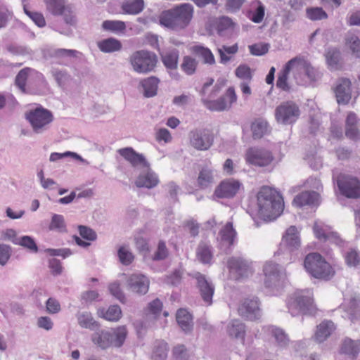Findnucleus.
<instances>
[{
  "label": "nucleus",
  "instance_id": "nucleus-62",
  "mask_svg": "<svg viewBox=\"0 0 360 360\" xmlns=\"http://www.w3.org/2000/svg\"><path fill=\"white\" fill-rule=\"evenodd\" d=\"M17 245L23 246L34 252H37L38 250L36 243L33 238L30 236H26L19 238L18 243Z\"/></svg>",
  "mask_w": 360,
  "mask_h": 360
},
{
  "label": "nucleus",
  "instance_id": "nucleus-17",
  "mask_svg": "<svg viewBox=\"0 0 360 360\" xmlns=\"http://www.w3.org/2000/svg\"><path fill=\"white\" fill-rule=\"evenodd\" d=\"M231 275L236 280L248 276L252 273L250 264L240 257H233L228 261Z\"/></svg>",
  "mask_w": 360,
  "mask_h": 360
},
{
  "label": "nucleus",
  "instance_id": "nucleus-12",
  "mask_svg": "<svg viewBox=\"0 0 360 360\" xmlns=\"http://www.w3.org/2000/svg\"><path fill=\"white\" fill-rule=\"evenodd\" d=\"M191 145L198 150H207L213 144L214 136L208 129H196L189 134Z\"/></svg>",
  "mask_w": 360,
  "mask_h": 360
},
{
  "label": "nucleus",
  "instance_id": "nucleus-63",
  "mask_svg": "<svg viewBox=\"0 0 360 360\" xmlns=\"http://www.w3.org/2000/svg\"><path fill=\"white\" fill-rule=\"evenodd\" d=\"M271 333L279 345H285L288 342V338L283 330L277 328H272L271 329Z\"/></svg>",
  "mask_w": 360,
  "mask_h": 360
},
{
  "label": "nucleus",
  "instance_id": "nucleus-38",
  "mask_svg": "<svg viewBox=\"0 0 360 360\" xmlns=\"http://www.w3.org/2000/svg\"><path fill=\"white\" fill-rule=\"evenodd\" d=\"M313 231L316 238L321 241H326L335 238L334 232L328 225L315 223Z\"/></svg>",
  "mask_w": 360,
  "mask_h": 360
},
{
  "label": "nucleus",
  "instance_id": "nucleus-47",
  "mask_svg": "<svg viewBox=\"0 0 360 360\" xmlns=\"http://www.w3.org/2000/svg\"><path fill=\"white\" fill-rule=\"evenodd\" d=\"M79 325L84 328L91 330L94 329L99 326V324L96 321L91 314L88 312H84L79 314L77 317Z\"/></svg>",
  "mask_w": 360,
  "mask_h": 360
},
{
  "label": "nucleus",
  "instance_id": "nucleus-18",
  "mask_svg": "<svg viewBox=\"0 0 360 360\" xmlns=\"http://www.w3.org/2000/svg\"><path fill=\"white\" fill-rule=\"evenodd\" d=\"M321 202L320 194L314 191H304L296 195L292 200V205L297 207H317Z\"/></svg>",
  "mask_w": 360,
  "mask_h": 360
},
{
  "label": "nucleus",
  "instance_id": "nucleus-56",
  "mask_svg": "<svg viewBox=\"0 0 360 360\" xmlns=\"http://www.w3.org/2000/svg\"><path fill=\"white\" fill-rule=\"evenodd\" d=\"M234 24L232 20L229 17H221L217 20L216 27L218 32H221L229 29H232Z\"/></svg>",
  "mask_w": 360,
  "mask_h": 360
},
{
  "label": "nucleus",
  "instance_id": "nucleus-2",
  "mask_svg": "<svg viewBox=\"0 0 360 360\" xmlns=\"http://www.w3.org/2000/svg\"><path fill=\"white\" fill-rule=\"evenodd\" d=\"M259 214L272 220L281 214L284 209L283 199L279 192L269 186H262L257 193Z\"/></svg>",
  "mask_w": 360,
  "mask_h": 360
},
{
  "label": "nucleus",
  "instance_id": "nucleus-41",
  "mask_svg": "<svg viewBox=\"0 0 360 360\" xmlns=\"http://www.w3.org/2000/svg\"><path fill=\"white\" fill-rule=\"evenodd\" d=\"M345 44L350 49L354 56L360 58V39L353 33H347L345 36Z\"/></svg>",
  "mask_w": 360,
  "mask_h": 360
},
{
  "label": "nucleus",
  "instance_id": "nucleus-5",
  "mask_svg": "<svg viewBox=\"0 0 360 360\" xmlns=\"http://www.w3.org/2000/svg\"><path fill=\"white\" fill-rule=\"evenodd\" d=\"M306 271L313 277L323 280H330L335 274L330 264L317 252L308 254L304 260Z\"/></svg>",
  "mask_w": 360,
  "mask_h": 360
},
{
  "label": "nucleus",
  "instance_id": "nucleus-34",
  "mask_svg": "<svg viewBox=\"0 0 360 360\" xmlns=\"http://www.w3.org/2000/svg\"><path fill=\"white\" fill-rule=\"evenodd\" d=\"M179 57V52L176 49L167 50L161 55L162 61L164 65L171 70H175L177 68Z\"/></svg>",
  "mask_w": 360,
  "mask_h": 360
},
{
  "label": "nucleus",
  "instance_id": "nucleus-11",
  "mask_svg": "<svg viewBox=\"0 0 360 360\" xmlns=\"http://www.w3.org/2000/svg\"><path fill=\"white\" fill-rule=\"evenodd\" d=\"M26 118L30 122L33 130L39 133L53 121V116L49 110L39 107L27 112Z\"/></svg>",
  "mask_w": 360,
  "mask_h": 360
},
{
  "label": "nucleus",
  "instance_id": "nucleus-31",
  "mask_svg": "<svg viewBox=\"0 0 360 360\" xmlns=\"http://www.w3.org/2000/svg\"><path fill=\"white\" fill-rule=\"evenodd\" d=\"M176 319L181 328L186 333L193 328L192 315L185 309H179L176 314Z\"/></svg>",
  "mask_w": 360,
  "mask_h": 360
},
{
  "label": "nucleus",
  "instance_id": "nucleus-52",
  "mask_svg": "<svg viewBox=\"0 0 360 360\" xmlns=\"http://www.w3.org/2000/svg\"><path fill=\"white\" fill-rule=\"evenodd\" d=\"M167 344L165 342H159L152 355V360H165L167 355Z\"/></svg>",
  "mask_w": 360,
  "mask_h": 360
},
{
  "label": "nucleus",
  "instance_id": "nucleus-21",
  "mask_svg": "<svg viewBox=\"0 0 360 360\" xmlns=\"http://www.w3.org/2000/svg\"><path fill=\"white\" fill-rule=\"evenodd\" d=\"M149 280L143 274H132L127 281L129 288L134 292L146 294L149 288Z\"/></svg>",
  "mask_w": 360,
  "mask_h": 360
},
{
  "label": "nucleus",
  "instance_id": "nucleus-9",
  "mask_svg": "<svg viewBox=\"0 0 360 360\" xmlns=\"http://www.w3.org/2000/svg\"><path fill=\"white\" fill-rule=\"evenodd\" d=\"M300 115L299 106L291 101L281 103L275 110L276 121L283 124H291L295 122Z\"/></svg>",
  "mask_w": 360,
  "mask_h": 360
},
{
  "label": "nucleus",
  "instance_id": "nucleus-51",
  "mask_svg": "<svg viewBox=\"0 0 360 360\" xmlns=\"http://www.w3.org/2000/svg\"><path fill=\"white\" fill-rule=\"evenodd\" d=\"M303 67V76L307 77L310 82H315L319 77L318 70L312 66L310 62L304 58V63Z\"/></svg>",
  "mask_w": 360,
  "mask_h": 360
},
{
  "label": "nucleus",
  "instance_id": "nucleus-16",
  "mask_svg": "<svg viewBox=\"0 0 360 360\" xmlns=\"http://www.w3.org/2000/svg\"><path fill=\"white\" fill-rule=\"evenodd\" d=\"M339 191L349 198H358L360 197V182L352 176H342L339 178Z\"/></svg>",
  "mask_w": 360,
  "mask_h": 360
},
{
  "label": "nucleus",
  "instance_id": "nucleus-46",
  "mask_svg": "<svg viewBox=\"0 0 360 360\" xmlns=\"http://www.w3.org/2000/svg\"><path fill=\"white\" fill-rule=\"evenodd\" d=\"M34 72V70L30 68L22 69L17 75L15 80L16 86L23 93L26 92V82L30 75Z\"/></svg>",
  "mask_w": 360,
  "mask_h": 360
},
{
  "label": "nucleus",
  "instance_id": "nucleus-48",
  "mask_svg": "<svg viewBox=\"0 0 360 360\" xmlns=\"http://www.w3.org/2000/svg\"><path fill=\"white\" fill-rule=\"evenodd\" d=\"M307 18L312 21L322 20L328 18L326 12L321 7H309L306 9Z\"/></svg>",
  "mask_w": 360,
  "mask_h": 360
},
{
  "label": "nucleus",
  "instance_id": "nucleus-1",
  "mask_svg": "<svg viewBox=\"0 0 360 360\" xmlns=\"http://www.w3.org/2000/svg\"><path fill=\"white\" fill-rule=\"evenodd\" d=\"M193 14L194 8L191 4H181L163 11L159 15V23L172 30H183L191 22Z\"/></svg>",
  "mask_w": 360,
  "mask_h": 360
},
{
  "label": "nucleus",
  "instance_id": "nucleus-8",
  "mask_svg": "<svg viewBox=\"0 0 360 360\" xmlns=\"http://www.w3.org/2000/svg\"><path fill=\"white\" fill-rule=\"evenodd\" d=\"M247 164L259 167H265L271 165L274 157L271 150L258 147L249 148L245 154Z\"/></svg>",
  "mask_w": 360,
  "mask_h": 360
},
{
  "label": "nucleus",
  "instance_id": "nucleus-44",
  "mask_svg": "<svg viewBox=\"0 0 360 360\" xmlns=\"http://www.w3.org/2000/svg\"><path fill=\"white\" fill-rule=\"evenodd\" d=\"M236 232L233 227L232 222H227L224 228L220 231V236L222 241L227 243L231 246L233 244Z\"/></svg>",
  "mask_w": 360,
  "mask_h": 360
},
{
  "label": "nucleus",
  "instance_id": "nucleus-61",
  "mask_svg": "<svg viewBox=\"0 0 360 360\" xmlns=\"http://www.w3.org/2000/svg\"><path fill=\"white\" fill-rule=\"evenodd\" d=\"M348 310L349 311L352 320L356 317L358 311L360 310V298L353 297L348 303Z\"/></svg>",
  "mask_w": 360,
  "mask_h": 360
},
{
  "label": "nucleus",
  "instance_id": "nucleus-55",
  "mask_svg": "<svg viewBox=\"0 0 360 360\" xmlns=\"http://www.w3.org/2000/svg\"><path fill=\"white\" fill-rule=\"evenodd\" d=\"M345 258L347 264L350 267H356L360 263V256L355 249H350Z\"/></svg>",
  "mask_w": 360,
  "mask_h": 360
},
{
  "label": "nucleus",
  "instance_id": "nucleus-39",
  "mask_svg": "<svg viewBox=\"0 0 360 360\" xmlns=\"http://www.w3.org/2000/svg\"><path fill=\"white\" fill-rule=\"evenodd\" d=\"M121 8L125 14L137 15L143 10L144 1L128 0L122 3Z\"/></svg>",
  "mask_w": 360,
  "mask_h": 360
},
{
  "label": "nucleus",
  "instance_id": "nucleus-40",
  "mask_svg": "<svg viewBox=\"0 0 360 360\" xmlns=\"http://www.w3.org/2000/svg\"><path fill=\"white\" fill-rule=\"evenodd\" d=\"M196 257L202 264H210L213 259L211 247L205 243H200L196 250Z\"/></svg>",
  "mask_w": 360,
  "mask_h": 360
},
{
  "label": "nucleus",
  "instance_id": "nucleus-42",
  "mask_svg": "<svg viewBox=\"0 0 360 360\" xmlns=\"http://www.w3.org/2000/svg\"><path fill=\"white\" fill-rule=\"evenodd\" d=\"M126 24L122 20H104L102 23V28L105 31L113 33H124L126 30Z\"/></svg>",
  "mask_w": 360,
  "mask_h": 360
},
{
  "label": "nucleus",
  "instance_id": "nucleus-60",
  "mask_svg": "<svg viewBox=\"0 0 360 360\" xmlns=\"http://www.w3.org/2000/svg\"><path fill=\"white\" fill-rule=\"evenodd\" d=\"M109 290L112 296L117 299L121 302L124 303L125 301V296L122 292L120 285L118 283H112L109 285Z\"/></svg>",
  "mask_w": 360,
  "mask_h": 360
},
{
  "label": "nucleus",
  "instance_id": "nucleus-45",
  "mask_svg": "<svg viewBox=\"0 0 360 360\" xmlns=\"http://www.w3.org/2000/svg\"><path fill=\"white\" fill-rule=\"evenodd\" d=\"M198 65V62L195 58L190 56H186L182 59L181 68L186 75H192L195 72Z\"/></svg>",
  "mask_w": 360,
  "mask_h": 360
},
{
  "label": "nucleus",
  "instance_id": "nucleus-15",
  "mask_svg": "<svg viewBox=\"0 0 360 360\" xmlns=\"http://www.w3.org/2000/svg\"><path fill=\"white\" fill-rule=\"evenodd\" d=\"M237 101V95L233 86L229 87L224 96L217 101H204L205 106L210 110L222 111L230 108Z\"/></svg>",
  "mask_w": 360,
  "mask_h": 360
},
{
  "label": "nucleus",
  "instance_id": "nucleus-22",
  "mask_svg": "<svg viewBox=\"0 0 360 360\" xmlns=\"http://www.w3.org/2000/svg\"><path fill=\"white\" fill-rule=\"evenodd\" d=\"M335 328L336 327L333 321H322L316 326V329L314 335V340L319 343L326 341L335 330Z\"/></svg>",
  "mask_w": 360,
  "mask_h": 360
},
{
  "label": "nucleus",
  "instance_id": "nucleus-37",
  "mask_svg": "<svg viewBox=\"0 0 360 360\" xmlns=\"http://www.w3.org/2000/svg\"><path fill=\"white\" fill-rule=\"evenodd\" d=\"M214 177L213 170L208 167H203L199 172L197 184L200 188L205 189L214 183Z\"/></svg>",
  "mask_w": 360,
  "mask_h": 360
},
{
  "label": "nucleus",
  "instance_id": "nucleus-26",
  "mask_svg": "<svg viewBox=\"0 0 360 360\" xmlns=\"http://www.w3.org/2000/svg\"><path fill=\"white\" fill-rule=\"evenodd\" d=\"M189 50L193 55L201 58L205 64L210 65L215 64L214 56L209 48L197 44L191 46Z\"/></svg>",
  "mask_w": 360,
  "mask_h": 360
},
{
  "label": "nucleus",
  "instance_id": "nucleus-19",
  "mask_svg": "<svg viewBox=\"0 0 360 360\" xmlns=\"http://www.w3.org/2000/svg\"><path fill=\"white\" fill-rule=\"evenodd\" d=\"M193 278L197 281V287L203 301L207 305H210L212 302V296L214 292V286L208 282L205 275L200 272L194 274Z\"/></svg>",
  "mask_w": 360,
  "mask_h": 360
},
{
  "label": "nucleus",
  "instance_id": "nucleus-59",
  "mask_svg": "<svg viewBox=\"0 0 360 360\" xmlns=\"http://www.w3.org/2000/svg\"><path fill=\"white\" fill-rule=\"evenodd\" d=\"M169 255L168 250L164 241L160 240L158 245V248L154 254V260H162L167 257Z\"/></svg>",
  "mask_w": 360,
  "mask_h": 360
},
{
  "label": "nucleus",
  "instance_id": "nucleus-50",
  "mask_svg": "<svg viewBox=\"0 0 360 360\" xmlns=\"http://www.w3.org/2000/svg\"><path fill=\"white\" fill-rule=\"evenodd\" d=\"M236 76L243 82H252V70L245 64H241L235 70Z\"/></svg>",
  "mask_w": 360,
  "mask_h": 360
},
{
  "label": "nucleus",
  "instance_id": "nucleus-32",
  "mask_svg": "<svg viewBox=\"0 0 360 360\" xmlns=\"http://www.w3.org/2000/svg\"><path fill=\"white\" fill-rule=\"evenodd\" d=\"M250 128L254 139H260L269 133V124L264 119H255L252 122Z\"/></svg>",
  "mask_w": 360,
  "mask_h": 360
},
{
  "label": "nucleus",
  "instance_id": "nucleus-13",
  "mask_svg": "<svg viewBox=\"0 0 360 360\" xmlns=\"http://www.w3.org/2000/svg\"><path fill=\"white\" fill-rule=\"evenodd\" d=\"M238 311L245 319L255 321L261 317L259 300L257 297L245 298L240 304Z\"/></svg>",
  "mask_w": 360,
  "mask_h": 360
},
{
  "label": "nucleus",
  "instance_id": "nucleus-20",
  "mask_svg": "<svg viewBox=\"0 0 360 360\" xmlns=\"http://www.w3.org/2000/svg\"><path fill=\"white\" fill-rule=\"evenodd\" d=\"M117 153L132 167H149V163L143 155L138 153L131 147L120 148L117 150Z\"/></svg>",
  "mask_w": 360,
  "mask_h": 360
},
{
  "label": "nucleus",
  "instance_id": "nucleus-54",
  "mask_svg": "<svg viewBox=\"0 0 360 360\" xmlns=\"http://www.w3.org/2000/svg\"><path fill=\"white\" fill-rule=\"evenodd\" d=\"M49 229L58 230L60 232L66 231L64 218L62 215L53 214L49 224Z\"/></svg>",
  "mask_w": 360,
  "mask_h": 360
},
{
  "label": "nucleus",
  "instance_id": "nucleus-64",
  "mask_svg": "<svg viewBox=\"0 0 360 360\" xmlns=\"http://www.w3.org/2000/svg\"><path fill=\"white\" fill-rule=\"evenodd\" d=\"M258 3V7L254 12L252 13L251 15L250 16V19L255 23L261 22L263 20L265 15L264 6L262 4L260 1H259Z\"/></svg>",
  "mask_w": 360,
  "mask_h": 360
},
{
  "label": "nucleus",
  "instance_id": "nucleus-53",
  "mask_svg": "<svg viewBox=\"0 0 360 360\" xmlns=\"http://www.w3.org/2000/svg\"><path fill=\"white\" fill-rule=\"evenodd\" d=\"M250 53L253 56H260L268 53L269 44L267 43H256L248 46Z\"/></svg>",
  "mask_w": 360,
  "mask_h": 360
},
{
  "label": "nucleus",
  "instance_id": "nucleus-3",
  "mask_svg": "<svg viewBox=\"0 0 360 360\" xmlns=\"http://www.w3.org/2000/svg\"><path fill=\"white\" fill-rule=\"evenodd\" d=\"M304 57L297 56L289 60L279 71L277 76L276 87L281 91L289 92L291 84H303V67Z\"/></svg>",
  "mask_w": 360,
  "mask_h": 360
},
{
  "label": "nucleus",
  "instance_id": "nucleus-36",
  "mask_svg": "<svg viewBox=\"0 0 360 360\" xmlns=\"http://www.w3.org/2000/svg\"><path fill=\"white\" fill-rule=\"evenodd\" d=\"M160 80L155 76H151L141 81V85L144 90L146 97H152L156 95Z\"/></svg>",
  "mask_w": 360,
  "mask_h": 360
},
{
  "label": "nucleus",
  "instance_id": "nucleus-7",
  "mask_svg": "<svg viewBox=\"0 0 360 360\" xmlns=\"http://www.w3.org/2000/svg\"><path fill=\"white\" fill-rule=\"evenodd\" d=\"M288 307L292 315L298 313L312 314L316 311L314 300L309 291H297L290 297Z\"/></svg>",
  "mask_w": 360,
  "mask_h": 360
},
{
  "label": "nucleus",
  "instance_id": "nucleus-28",
  "mask_svg": "<svg viewBox=\"0 0 360 360\" xmlns=\"http://www.w3.org/2000/svg\"><path fill=\"white\" fill-rule=\"evenodd\" d=\"M352 98V82L349 79H339V104H347Z\"/></svg>",
  "mask_w": 360,
  "mask_h": 360
},
{
  "label": "nucleus",
  "instance_id": "nucleus-33",
  "mask_svg": "<svg viewBox=\"0 0 360 360\" xmlns=\"http://www.w3.org/2000/svg\"><path fill=\"white\" fill-rule=\"evenodd\" d=\"M100 51L104 53H112L119 51L122 49V45L120 40L110 37L103 39L97 43Z\"/></svg>",
  "mask_w": 360,
  "mask_h": 360
},
{
  "label": "nucleus",
  "instance_id": "nucleus-57",
  "mask_svg": "<svg viewBox=\"0 0 360 360\" xmlns=\"http://www.w3.org/2000/svg\"><path fill=\"white\" fill-rule=\"evenodd\" d=\"M25 13L32 20V21L39 27H43L46 25V20L42 13L34 11H30L24 8Z\"/></svg>",
  "mask_w": 360,
  "mask_h": 360
},
{
  "label": "nucleus",
  "instance_id": "nucleus-35",
  "mask_svg": "<svg viewBox=\"0 0 360 360\" xmlns=\"http://www.w3.org/2000/svg\"><path fill=\"white\" fill-rule=\"evenodd\" d=\"M159 183V179L154 172H147L146 174L139 175L135 184L139 188L146 187L152 188L156 186Z\"/></svg>",
  "mask_w": 360,
  "mask_h": 360
},
{
  "label": "nucleus",
  "instance_id": "nucleus-23",
  "mask_svg": "<svg viewBox=\"0 0 360 360\" xmlns=\"http://www.w3.org/2000/svg\"><path fill=\"white\" fill-rule=\"evenodd\" d=\"M78 231L81 237L85 240H82L77 236H74L73 238L76 244L80 247H89L91 245V242L94 241L97 238L96 233L88 226L79 225L78 226Z\"/></svg>",
  "mask_w": 360,
  "mask_h": 360
},
{
  "label": "nucleus",
  "instance_id": "nucleus-4",
  "mask_svg": "<svg viewBox=\"0 0 360 360\" xmlns=\"http://www.w3.org/2000/svg\"><path fill=\"white\" fill-rule=\"evenodd\" d=\"M127 336V330L125 326H120L112 328L111 331L101 330L95 333L92 337V342L102 349L110 347H120L123 345Z\"/></svg>",
  "mask_w": 360,
  "mask_h": 360
},
{
  "label": "nucleus",
  "instance_id": "nucleus-6",
  "mask_svg": "<svg viewBox=\"0 0 360 360\" xmlns=\"http://www.w3.org/2000/svg\"><path fill=\"white\" fill-rule=\"evenodd\" d=\"M158 61V56L154 52L144 49L134 51L129 57L133 70L139 74H148L153 71Z\"/></svg>",
  "mask_w": 360,
  "mask_h": 360
},
{
  "label": "nucleus",
  "instance_id": "nucleus-14",
  "mask_svg": "<svg viewBox=\"0 0 360 360\" xmlns=\"http://www.w3.org/2000/svg\"><path fill=\"white\" fill-rule=\"evenodd\" d=\"M242 184L233 178L223 180L216 187L214 195L218 198H232L240 191Z\"/></svg>",
  "mask_w": 360,
  "mask_h": 360
},
{
  "label": "nucleus",
  "instance_id": "nucleus-10",
  "mask_svg": "<svg viewBox=\"0 0 360 360\" xmlns=\"http://www.w3.org/2000/svg\"><path fill=\"white\" fill-rule=\"evenodd\" d=\"M46 11L53 15L63 16L64 21L70 25L76 24V18L70 5L65 0H44Z\"/></svg>",
  "mask_w": 360,
  "mask_h": 360
},
{
  "label": "nucleus",
  "instance_id": "nucleus-43",
  "mask_svg": "<svg viewBox=\"0 0 360 360\" xmlns=\"http://www.w3.org/2000/svg\"><path fill=\"white\" fill-rule=\"evenodd\" d=\"M227 331L229 336L244 341L245 327L240 321L238 320L233 321L231 326H229Z\"/></svg>",
  "mask_w": 360,
  "mask_h": 360
},
{
  "label": "nucleus",
  "instance_id": "nucleus-25",
  "mask_svg": "<svg viewBox=\"0 0 360 360\" xmlns=\"http://www.w3.org/2000/svg\"><path fill=\"white\" fill-rule=\"evenodd\" d=\"M345 135L350 139H359V130L358 127L359 119L353 112H349L346 117Z\"/></svg>",
  "mask_w": 360,
  "mask_h": 360
},
{
  "label": "nucleus",
  "instance_id": "nucleus-58",
  "mask_svg": "<svg viewBox=\"0 0 360 360\" xmlns=\"http://www.w3.org/2000/svg\"><path fill=\"white\" fill-rule=\"evenodd\" d=\"M173 357L176 360H188V354L184 345H178L173 348Z\"/></svg>",
  "mask_w": 360,
  "mask_h": 360
},
{
  "label": "nucleus",
  "instance_id": "nucleus-30",
  "mask_svg": "<svg viewBox=\"0 0 360 360\" xmlns=\"http://www.w3.org/2000/svg\"><path fill=\"white\" fill-rule=\"evenodd\" d=\"M283 242L291 249H297L300 246V238L297 228L290 226L282 238Z\"/></svg>",
  "mask_w": 360,
  "mask_h": 360
},
{
  "label": "nucleus",
  "instance_id": "nucleus-27",
  "mask_svg": "<svg viewBox=\"0 0 360 360\" xmlns=\"http://www.w3.org/2000/svg\"><path fill=\"white\" fill-rule=\"evenodd\" d=\"M360 352V342L350 338H345L341 345L340 353L345 354L349 359H354Z\"/></svg>",
  "mask_w": 360,
  "mask_h": 360
},
{
  "label": "nucleus",
  "instance_id": "nucleus-29",
  "mask_svg": "<svg viewBox=\"0 0 360 360\" xmlns=\"http://www.w3.org/2000/svg\"><path fill=\"white\" fill-rule=\"evenodd\" d=\"M97 314L108 321H118L122 315V310L118 305L110 306L107 309L104 308L98 309Z\"/></svg>",
  "mask_w": 360,
  "mask_h": 360
},
{
  "label": "nucleus",
  "instance_id": "nucleus-49",
  "mask_svg": "<svg viewBox=\"0 0 360 360\" xmlns=\"http://www.w3.org/2000/svg\"><path fill=\"white\" fill-rule=\"evenodd\" d=\"M117 256L120 262L125 266L131 264L134 259V255L133 253L124 245L119 248L117 250Z\"/></svg>",
  "mask_w": 360,
  "mask_h": 360
},
{
  "label": "nucleus",
  "instance_id": "nucleus-24",
  "mask_svg": "<svg viewBox=\"0 0 360 360\" xmlns=\"http://www.w3.org/2000/svg\"><path fill=\"white\" fill-rule=\"evenodd\" d=\"M263 271L265 276L264 284L266 288L275 285L279 282L280 274L277 264L271 262H266Z\"/></svg>",
  "mask_w": 360,
  "mask_h": 360
}]
</instances>
